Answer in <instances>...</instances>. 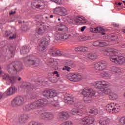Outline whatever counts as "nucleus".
<instances>
[{
  "instance_id": "1",
  "label": "nucleus",
  "mask_w": 125,
  "mask_h": 125,
  "mask_svg": "<svg viewBox=\"0 0 125 125\" xmlns=\"http://www.w3.org/2000/svg\"><path fill=\"white\" fill-rule=\"evenodd\" d=\"M104 52L109 53L110 57L109 59L111 62L117 64V65H122L125 63V58L122 56H118V50L116 49H107Z\"/></svg>"
},
{
  "instance_id": "2",
  "label": "nucleus",
  "mask_w": 125,
  "mask_h": 125,
  "mask_svg": "<svg viewBox=\"0 0 125 125\" xmlns=\"http://www.w3.org/2000/svg\"><path fill=\"white\" fill-rule=\"evenodd\" d=\"M95 86L96 88L100 89L99 94H109L111 90L110 88H107L110 86V83L108 82L102 80L98 81L95 82Z\"/></svg>"
},
{
  "instance_id": "3",
  "label": "nucleus",
  "mask_w": 125,
  "mask_h": 125,
  "mask_svg": "<svg viewBox=\"0 0 125 125\" xmlns=\"http://www.w3.org/2000/svg\"><path fill=\"white\" fill-rule=\"evenodd\" d=\"M24 65L26 67H31V66H34L37 67L41 64V60L36 58V57L33 55H29L25 57L23 59Z\"/></svg>"
},
{
  "instance_id": "4",
  "label": "nucleus",
  "mask_w": 125,
  "mask_h": 125,
  "mask_svg": "<svg viewBox=\"0 0 125 125\" xmlns=\"http://www.w3.org/2000/svg\"><path fill=\"white\" fill-rule=\"evenodd\" d=\"M23 69V63L21 62H14L7 65V71L9 74L15 73L16 74L22 71Z\"/></svg>"
},
{
  "instance_id": "5",
  "label": "nucleus",
  "mask_w": 125,
  "mask_h": 125,
  "mask_svg": "<svg viewBox=\"0 0 125 125\" xmlns=\"http://www.w3.org/2000/svg\"><path fill=\"white\" fill-rule=\"evenodd\" d=\"M82 94L84 96L83 98V101L85 103H90L91 100L89 99V98L95 95V91L92 89L85 88L82 90Z\"/></svg>"
},
{
  "instance_id": "6",
  "label": "nucleus",
  "mask_w": 125,
  "mask_h": 125,
  "mask_svg": "<svg viewBox=\"0 0 125 125\" xmlns=\"http://www.w3.org/2000/svg\"><path fill=\"white\" fill-rule=\"evenodd\" d=\"M63 23L65 24H67L69 23V24H73L74 23V21H75L76 23H83L84 24V23H86V20L84 19V18H81L80 17H77L75 20H74L69 16H65L63 17Z\"/></svg>"
},
{
  "instance_id": "7",
  "label": "nucleus",
  "mask_w": 125,
  "mask_h": 125,
  "mask_svg": "<svg viewBox=\"0 0 125 125\" xmlns=\"http://www.w3.org/2000/svg\"><path fill=\"white\" fill-rule=\"evenodd\" d=\"M80 122L83 125H93L95 122L94 115L89 114L82 118Z\"/></svg>"
},
{
  "instance_id": "8",
  "label": "nucleus",
  "mask_w": 125,
  "mask_h": 125,
  "mask_svg": "<svg viewBox=\"0 0 125 125\" xmlns=\"http://www.w3.org/2000/svg\"><path fill=\"white\" fill-rule=\"evenodd\" d=\"M25 99L22 96H18L15 98L12 102V105L14 107L21 106L24 104Z\"/></svg>"
},
{
  "instance_id": "9",
  "label": "nucleus",
  "mask_w": 125,
  "mask_h": 125,
  "mask_svg": "<svg viewBox=\"0 0 125 125\" xmlns=\"http://www.w3.org/2000/svg\"><path fill=\"white\" fill-rule=\"evenodd\" d=\"M67 79L71 82H80L83 79V77L81 74H74L68 75Z\"/></svg>"
},
{
  "instance_id": "10",
  "label": "nucleus",
  "mask_w": 125,
  "mask_h": 125,
  "mask_svg": "<svg viewBox=\"0 0 125 125\" xmlns=\"http://www.w3.org/2000/svg\"><path fill=\"white\" fill-rule=\"evenodd\" d=\"M107 68V62L105 61L98 62L95 64V68L97 71H103Z\"/></svg>"
},
{
  "instance_id": "11",
  "label": "nucleus",
  "mask_w": 125,
  "mask_h": 125,
  "mask_svg": "<svg viewBox=\"0 0 125 125\" xmlns=\"http://www.w3.org/2000/svg\"><path fill=\"white\" fill-rule=\"evenodd\" d=\"M64 100L65 103L71 105V104H73L74 102H75V97L65 93L64 95Z\"/></svg>"
},
{
  "instance_id": "12",
  "label": "nucleus",
  "mask_w": 125,
  "mask_h": 125,
  "mask_svg": "<svg viewBox=\"0 0 125 125\" xmlns=\"http://www.w3.org/2000/svg\"><path fill=\"white\" fill-rule=\"evenodd\" d=\"M38 108L36 102H32L25 105L24 109L26 111H33Z\"/></svg>"
},
{
  "instance_id": "13",
  "label": "nucleus",
  "mask_w": 125,
  "mask_h": 125,
  "mask_svg": "<svg viewBox=\"0 0 125 125\" xmlns=\"http://www.w3.org/2000/svg\"><path fill=\"white\" fill-rule=\"evenodd\" d=\"M49 41L45 39L43 41H42L41 43L39 44L38 46V49L39 51H43L46 48V46L48 45V43Z\"/></svg>"
},
{
  "instance_id": "14",
  "label": "nucleus",
  "mask_w": 125,
  "mask_h": 125,
  "mask_svg": "<svg viewBox=\"0 0 125 125\" xmlns=\"http://www.w3.org/2000/svg\"><path fill=\"white\" fill-rule=\"evenodd\" d=\"M36 102L37 105V107L42 108V107H44V106H46L47 104V100L45 99H40L36 101Z\"/></svg>"
},
{
  "instance_id": "15",
  "label": "nucleus",
  "mask_w": 125,
  "mask_h": 125,
  "mask_svg": "<svg viewBox=\"0 0 125 125\" xmlns=\"http://www.w3.org/2000/svg\"><path fill=\"white\" fill-rule=\"evenodd\" d=\"M8 48L9 49V52L7 54V56L5 57L8 58V59L11 58L14 56V53L13 52L14 50H15V47H13L11 45H8Z\"/></svg>"
},
{
  "instance_id": "16",
  "label": "nucleus",
  "mask_w": 125,
  "mask_h": 125,
  "mask_svg": "<svg viewBox=\"0 0 125 125\" xmlns=\"http://www.w3.org/2000/svg\"><path fill=\"white\" fill-rule=\"evenodd\" d=\"M17 91V88L15 86H11L9 88L6 92V94L8 96L14 94Z\"/></svg>"
},
{
  "instance_id": "17",
  "label": "nucleus",
  "mask_w": 125,
  "mask_h": 125,
  "mask_svg": "<svg viewBox=\"0 0 125 125\" xmlns=\"http://www.w3.org/2000/svg\"><path fill=\"white\" fill-rule=\"evenodd\" d=\"M50 54L53 56H62L63 52L60 50H56L54 49H51L50 50Z\"/></svg>"
},
{
  "instance_id": "18",
  "label": "nucleus",
  "mask_w": 125,
  "mask_h": 125,
  "mask_svg": "<svg viewBox=\"0 0 125 125\" xmlns=\"http://www.w3.org/2000/svg\"><path fill=\"white\" fill-rule=\"evenodd\" d=\"M29 119V117L27 114H22L21 115L19 119V123L20 124H25L27 122V120Z\"/></svg>"
},
{
  "instance_id": "19",
  "label": "nucleus",
  "mask_w": 125,
  "mask_h": 125,
  "mask_svg": "<svg viewBox=\"0 0 125 125\" xmlns=\"http://www.w3.org/2000/svg\"><path fill=\"white\" fill-rule=\"evenodd\" d=\"M30 49L31 48L29 46H23L21 50V53L22 55H25V54H27L28 52H30Z\"/></svg>"
},
{
  "instance_id": "20",
  "label": "nucleus",
  "mask_w": 125,
  "mask_h": 125,
  "mask_svg": "<svg viewBox=\"0 0 125 125\" xmlns=\"http://www.w3.org/2000/svg\"><path fill=\"white\" fill-rule=\"evenodd\" d=\"M32 5L33 7H36V8H40L41 6L43 5V2L41 1L36 0L32 3Z\"/></svg>"
},
{
  "instance_id": "21",
  "label": "nucleus",
  "mask_w": 125,
  "mask_h": 125,
  "mask_svg": "<svg viewBox=\"0 0 125 125\" xmlns=\"http://www.w3.org/2000/svg\"><path fill=\"white\" fill-rule=\"evenodd\" d=\"M100 76L102 77V78H107V79H111V76H112V74L111 73V72L106 71L104 72L101 73L100 74Z\"/></svg>"
},
{
  "instance_id": "22",
  "label": "nucleus",
  "mask_w": 125,
  "mask_h": 125,
  "mask_svg": "<svg viewBox=\"0 0 125 125\" xmlns=\"http://www.w3.org/2000/svg\"><path fill=\"white\" fill-rule=\"evenodd\" d=\"M110 71L112 74H118V73H121V69L116 66H112L110 67Z\"/></svg>"
},
{
  "instance_id": "23",
  "label": "nucleus",
  "mask_w": 125,
  "mask_h": 125,
  "mask_svg": "<svg viewBox=\"0 0 125 125\" xmlns=\"http://www.w3.org/2000/svg\"><path fill=\"white\" fill-rule=\"evenodd\" d=\"M114 106V103L108 104L106 106L105 110L109 113H113V108Z\"/></svg>"
},
{
  "instance_id": "24",
  "label": "nucleus",
  "mask_w": 125,
  "mask_h": 125,
  "mask_svg": "<svg viewBox=\"0 0 125 125\" xmlns=\"http://www.w3.org/2000/svg\"><path fill=\"white\" fill-rule=\"evenodd\" d=\"M121 107L118 104L114 103V106L112 109V113H118L120 112V109Z\"/></svg>"
},
{
  "instance_id": "25",
  "label": "nucleus",
  "mask_w": 125,
  "mask_h": 125,
  "mask_svg": "<svg viewBox=\"0 0 125 125\" xmlns=\"http://www.w3.org/2000/svg\"><path fill=\"white\" fill-rule=\"evenodd\" d=\"M117 122L121 125H125V118L123 117H118L117 118Z\"/></svg>"
},
{
  "instance_id": "26",
  "label": "nucleus",
  "mask_w": 125,
  "mask_h": 125,
  "mask_svg": "<svg viewBox=\"0 0 125 125\" xmlns=\"http://www.w3.org/2000/svg\"><path fill=\"white\" fill-rule=\"evenodd\" d=\"M87 57L91 60H95L97 58V55L95 53H90L87 54Z\"/></svg>"
},
{
  "instance_id": "27",
  "label": "nucleus",
  "mask_w": 125,
  "mask_h": 125,
  "mask_svg": "<svg viewBox=\"0 0 125 125\" xmlns=\"http://www.w3.org/2000/svg\"><path fill=\"white\" fill-rule=\"evenodd\" d=\"M109 44V42L106 40L100 41V47H103L104 46H108Z\"/></svg>"
},
{
  "instance_id": "28",
  "label": "nucleus",
  "mask_w": 125,
  "mask_h": 125,
  "mask_svg": "<svg viewBox=\"0 0 125 125\" xmlns=\"http://www.w3.org/2000/svg\"><path fill=\"white\" fill-rule=\"evenodd\" d=\"M49 63L53 68H57V66H58V62L56 61H53L52 59H50L49 60Z\"/></svg>"
},
{
  "instance_id": "29",
  "label": "nucleus",
  "mask_w": 125,
  "mask_h": 125,
  "mask_svg": "<svg viewBox=\"0 0 125 125\" xmlns=\"http://www.w3.org/2000/svg\"><path fill=\"white\" fill-rule=\"evenodd\" d=\"M43 96L45 98H47V99H49L50 98V90H45L43 91L42 93Z\"/></svg>"
},
{
  "instance_id": "30",
  "label": "nucleus",
  "mask_w": 125,
  "mask_h": 125,
  "mask_svg": "<svg viewBox=\"0 0 125 125\" xmlns=\"http://www.w3.org/2000/svg\"><path fill=\"white\" fill-rule=\"evenodd\" d=\"M60 12L62 13L60 15L62 16L63 15V8L59 7L54 9V13L57 14L60 13Z\"/></svg>"
},
{
  "instance_id": "31",
  "label": "nucleus",
  "mask_w": 125,
  "mask_h": 125,
  "mask_svg": "<svg viewBox=\"0 0 125 125\" xmlns=\"http://www.w3.org/2000/svg\"><path fill=\"white\" fill-rule=\"evenodd\" d=\"M16 77L11 76L9 77V79L8 80V82H9L10 83L13 84V83H16Z\"/></svg>"
},
{
  "instance_id": "32",
  "label": "nucleus",
  "mask_w": 125,
  "mask_h": 125,
  "mask_svg": "<svg viewBox=\"0 0 125 125\" xmlns=\"http://www.w3.org/2000/svg\"><path fill=\"white\" fill-rule=\"evenodd\" d=\"M65 63L66 64H65V65L70 66V67H71V68H75V67H76V62L73 61H67Z\"/></svg>"
},
{
  "instance_id": "33",
  "label": "nucleus",
  "mask_w": 125,
  "mask_h": 125,
  "mask_svg": "<svg viewBox=\"0 0 125 125\" xmlns=\"http://www.w3.org/2000/svg\"><path fill=\"white\" fill-rule=\"evenodd\" d=\"M57 96V92L55 90H50V98H53Z\"/></svg>"
},
{
  "instance_id": "34",
  "label": "nucleus",
  "mask_w": 125,
  "mask_h": 125,
  "mask_svg": "<svg viewBox=\"0 0 125 125\" xmlns=\"http://www.w3.org/2000/svg\"><path fill=\"white\" fill-rule=\"evenodd\" d=\"M89 114H94L95 115H97L98 110H97V108L93 107L89 109Z\"/></svg>"
},
{
  "instance_id": "35",
  "label": "nucleus",
  "mask_w": 125,
  "mask_h": 125,
  "mask_svg": "<svg viewBox=\"0 0 125 125\" xmlns=\"http://www.w3.org/2000/svg\"><path fill=\"white\" fill-rule=\"evenodd\" d=\"M30 83L29 82H23L21 85L22 88H26L28 89L29 86H30Z\"/></svg>"
},
{
  "instance_id": "36",
  "label": "nucleus",
  "mask_w": 125,
  "mask_h": 125,
  "mask_svg": "<svg viewBox=\"0 0 125 125\" xmlns=\"http://www.w3.org/2000/svg\"><path fill=\"white\" fill-rule=\"evenodd\" d=\"M109 98H110V99L114 100V99H117V98H118V95L114 93H111L109 95Z\"/></svg>"
},
{
  "instance_id": "37",
  "label": "nucleus",
  "mask_w": 125,
  "mask_h": 125,
  "mask_svg": "<svg viewBox=\"0 0 125 125\" xmlns=\"http://www.w3.org/2000/svg\"><path fill=\"white\" fill-rule=\"evenodd\" d=\"M70 118V115L67 112H63V120H68Z\"/></svg>"
},
{
  "instance_id": "38",
  "label": "nucleus",
  "mask_w": 125,
  "mask_h": 125,
  "mask_svg": "<svg viewBox=\"0 0 125 125\" xmlns=\"http://www.w3.org/2000/svg\"><path fill=\"white\" fill-rule=\"evenodd\" d=\"M46 119H47V120H52L53 118V114L46 113Z\"/></svg>"
},
{
  "instance_id": "39",
  "label": "nucleus",
  "mask_w": 125,
  "mask_h": 125,
  "mask_svg": "<svg viewBox=\"0 0 125 125\" xmlns=\"http://www.w3.org/2000/svg\"><path fill=\"white\" fill-rule=\"evenodd\" d=\"M70 38H71V35H69L66 33H64L63 36V41H66V40H68V39H70Z\"/></svg>"
},
{
  "instance_id": "40",
  "label": "nucleus",
  "mask_w": 125,
  "mask_h": 125,
  "mask_svg": "<svg viewBox=\"0 0 125 125\" xmlns=\"http://www.w3.org/2000/svg\"><path fill=\"white\" fill-rule=\"evenodd\" d=\"M51 104L53 105L54 106V107H57L58 106V102L57 101H52L51 102Z\"/></svg>"
},
{
  "instance_id": "41",
  "label": "nucleus",
  "mask_w": 125,
  "mask_h": 125,
  "mask_svg": "<svg viewBox=\"0 0 125 125\" xmlns=\"http://www.w3.org/2000/svg\"><path fill=\"white\" fill-rule=\"evenodd\" d=\"M90 31L92 32V33H98V27L96 28H90Z\"/></svg>"
},
{
  "instance_id": "42",
  "label": "nucleus",
  "mask_w": 125,
  "mask_h": 125,
  "mask_svg": "<svg viewBox=\"0 0 125 125\" xmlns=\"http://www.w3.org/2000/svg\"><path fill=\"white\" fill-rule=\"evenodd\" d=\"M94 46H100V41H95L93 43Z\"/></svg>"
},
{
  "instance_id": "43",
  "label": "nucleus",
  "mask_w": 125,
  "mask_h": 125,
  "mask_svg": "<svg viewBox=\"0 0 125 125\" xmlns=\"http://www.w3.org/2000/svg\"><path fill=\"white\" fill-rule=\"evenodd\" d=\"M79 109H73L70 111V113L72 114V115H76V114H77V113L78 112V110Z\"/></svg>"
},
{
  "instance_id": "44",
  "label": "nucleus",
  "mask_w": 125,
  "mask_h": 125,
  "mask_svg": "<svg viewBox=\"0 0 125 125\" xmlns=\"http://www.w3.org/2000/svg\"><path fill=\"white\" fill-rule=\"evenodd\" d=\"M10 77L8 74H4L3 75V80H7L8 81Z\"/></svg>"
},
{
  "instance_id": "45",
  "label": "nucleus",
  "mask_w": 125,
  "mask_h": 125,
  "mask_svg": "<svg viewBox=\"0 0 125 125\" xmlns=\"http://www.w3.org/2000/svg\"><path fill=\"white\" fill-rule=\"evenodd\" d=\"M56 39L58 41H62V40H63V36L58 34L56 36Z\"/></svg>"
},
{
  "instance_id": "46",
  "label": "nucleus",
  "mask_w": 125,
  "mask_h": 125,
  "mask_svg": "<svg viewBox=\"0 0 125 125\" xmlns=\"http://www.w3.org/2000/svg\"><path fill=\"white\" fill-rule=\"evenodd\" d=\"M63 71H67V72H70L71 71V67L67 66H65L63 68Z\"/></svg>"
},
{
  "instance_id": "47",
  "label": "nucleus",
  "mask_w": 125,
  "mask_h": 125,
  "mask_svg": "<svg viewBox=\"0 0 125 125\" xmlns=\"http://www.w3.org/2000/svg\"><path fill=\"white\" fill-rule=\"evenodd\" d=\"M81 51L83 52H86L88 51V48L86 47H81Z\"/></svg>"
},
{
  "instance_id": "48",
  "label": "nucleus",
  "mask_w": 125,
  "mask_h": 125,
  "mask_svg": "<svg viewBox=\"0 0 125 125\" xmlns=\"http://www.w3.org/2000/svg\"><path fill=\"white\" fill-rule=\"evenodd\" d=\"M83 111L78 109L76 115H79L80 117H82V116H83Z\"/></svg>"
},
{
  "instance_id": "49",
  "label": "nucleus",
  "mask_w": 125,
  "mask_h": 125,
  "mask_svg": "<svg viewBox=\"0 0 125 125\" xmlns=\"http://www.w3.org/2000/svg\"><path fill=\"white\" fill-rule=\"evenodd\" d=\"M58 118L59 119V120H62V119H63V112H61L60 113H59L58 116Z\"/></svg>"
},
{
  "instance_id": "50",
  "label": "nucleus",
  "mask_w": 125,
  "mask_h": 125,
  "mask_svg": "<svg viewBox=\"0 0 125 125\" xmlns=\"http://www.w3.org/2000/svg\"><path fill=\"white\" fill-rule=\"evenodd\" d=\"M63 125H73V123L71 121H66L63 123Z\"/></svg>"
},
{
  "instance_id": "51",
  "label": "nucleus",
  "mask_w": 125,
  "mask_h": 125,
  "mask_svg": "<svg viewBox=\"0 0 125 125\" xmlns=\"http://www.w3.org/2000/svg\"><path fill=\"white\" fill-rule=\"evenodd\" d=\"M63 32H64V33H68V27L66 26V25H63Z\"/></svg>"
},
{
  "instance_id": "52",
  "label": "nucleus",
  "mask_w": 125,
  "mask_h": 125,
  "mask_svg": "<svg viewBox=\"0 0 125 125\" xmlns=\"http://www.w3.org/2000/svg\"><path fill=\"white\" fill-rule=\"evenodd\" d=\"M29 125H41L39 123L36 122H31L29 123Z\"/></svg>"
},
{
  "instance_id": "53",
  "label": "nucleus",
  "mask_w": 125,
  "mask_h": 125,
  "mask_svg": "<svg viewBox=\"0 0 125 125\" xmlns=\"http://www.w3.org/2000/svg\"><path fill=\"white\" fill-rule=\"evenodd\" d=\"M40 118H41V119H42L43 120L45 119H46V113H42V114H41Z\"/></svg>"
},
{
  "instance_id": "54",
  "label": "nucleus",
  "mask_w": 125,
  "mask_h": 125,
  "mask_svg": "<svg viewBox=\"0 0 125 125\" xmlns=\"http://www.w3.org/2000/svg\"><path fill=\"white\" fill-rule=\"evenodd\" d=\"M105 31V29L104 28H102V27H98V33H100V32H104Z\"/></svg>"
},
{
  "instance_id": "55",
  "label": "nucleus",
  "mask_w": 125,
  "mask_h": 125,
  "mask_svg": "<svg viewBox=\"0 0 125 125\" xmlns=\"http://www.w3.org/2000/svg\"><path fill=\"white\" fill-rule=\"evenodd\" d=\"M37 33L38 34H39V35H42V34H43V32L42 31V29H41V28H39L38 31H37Z\"/></svg>"
},
{
  "instance_id": "56",
  "label": "nucleus",
  "mask_w": 125,
  "mask_h": 125,
  "mask_svg": "<svg viewBox=\"0 0 125 125\" xmlns=\"http://www.w3.org/2000/svg\"><path fill=\"white\" fill-rule=\"evenodd\" d=\"M34 88H35V86H34V85L31 84L30 83V85H29L27 89H29V90H33Z\"/></svg>"
},
{
  "instance_id": "57",
  "label": "nucleus",
  "mask_w": 125,
  "mask_h": 125,
  "mask_svg": "<svg viewBox=\"0 0 125 125\" xmlns=\"http://www.w3.org/2000/svg\"><path fill=\"white\" fill-rule=\"evenodd\" d=\"M68 14V12L67 11V10L66 8H63V16H65V15H67Z\"/></svg>"
},
{
  "instance_id": "58",
  "label": "nucleus",
  "mask_w": 125,
  "mask_h": 125,
  "mask_svg": "<svg viewBox=\"0 0 125 125\" xmlns=\"http://www.w3.org/2000/svg\"><path fill=\"white\" fill-rule=\"evenodd\" d=\"M51 81L52 82V83H57V78L56 77H53L51 80Z\"/></svg>"
},
{
  "instance_id": "59",
  "label": "nucleus",
  "mask_w": 125,
  "mask_h": 125,
  "mask_svg": "<svg viewBox=\"0 0 125 125\" xmlns=\"http://www.w3.org/2000/svg\"><path fill=\"white\" fill-rule=\"evenodd\" d=\"M53 75H57L56 77H60V75L58 74V72L57 71H55L54 72L52 73Z\"/></svg>"
},
{
  "instance_id": "60",
  "label": "nucleus",
  "mask_w": 125,
  "mask_h": 125,
  "mask_svg": "<svg viewBox=\"0 0 125 125\" xmlns=\"http://www.w3.org/2000/svg\"><path fill=\"white\" fill-rule=\"evenodd\" d=\"M75 51H81V47H78L75 48Z\"/></svg>"
},
{
  "instance_id": "61",
  "label": "nucleus",
  "mask_w": 125,
  "mask_h": 125,
  "mask_svg": "<svg viewBox=\"0 0 125 125\" xmlns=\"http://www.w3.org/2000/svg\"><path fill=\"white\" fill-rule=\"evenodd\" d=\"M10 35V31H6L5 33V36L6 37H8Z\"/></svg>"
},
{
  "instance_id": "62",
  "label": "nucleus",
  "mask_w": 125,
  "mask_h": 125,
  "mask_svg": "<svg viewBox=\"0 0 125 125\" xmlns=\"http://www.w3.org/2000/svg\"><path fill=\"white\" fill-rule=\"evenodd\" d=\"M16 35H13L12 36L9 37V39L10 40H12V39H16Z\"/></svg>"
},
{
  "instance_id": "63",
  "label": "nucleus",
  "mask_w": 125,
  "mask_h": 125,
  "mask_svg": "<svg viewBox=\"0 0 125 125\" xmlns=\"http://www.w3.org/2000/svg\"><path fill=\"white\" fill-rule=\"evenodd\" d=\"M86 28V26H84L81 28V32H83L84 31V29Z\"/></svg>"
},
{
  "instance_id": "64",
  "label": "nucleus",
  "mask_w": 125,
  "mask_h": 125,
  "mask_svg": "<svg viewBox=\"0 0 125 125\" xmlns=\"http://www.w3.org/2000/svg\"><path fill=\"white\" fill-rule=\"evenodd\" d=\"M113 26L114 27H115V28H118V27H119V24H117V23H114V24H113Z\"/></svg>"
}]
</instances>
